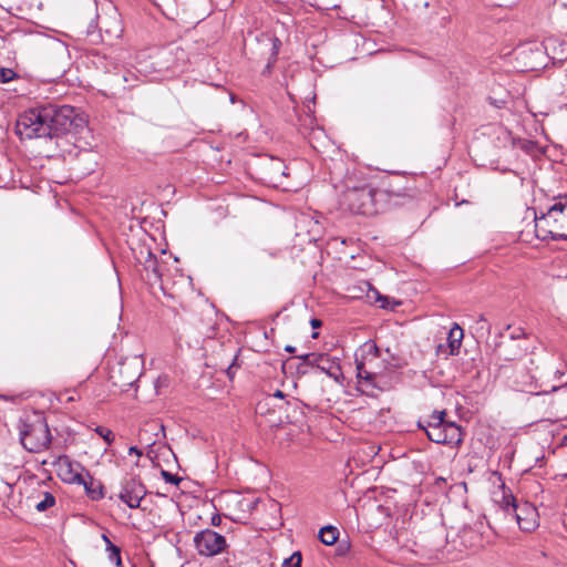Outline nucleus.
Segmentation results:
<instances>
[{
  "label": "nucleus",
  "mask_w": 567,
  "mask_h": 567,
  "mask_svg": "<svg viewBox=\"0 0 567 567\" xmlns=\"http://www.w3.org/2000/svg\"><path fill=\"white\" fill-rule=\"evenodd\" d=\"M83 127V118L70 105L48 104L30 109L20 114L16 122V133L28 140L76 135Z\"/></svg>",
  "instance_id": "f257e3e1"
},
{
  "label": "nucleus",
  "mask_w": 567,
  "mask_h": 567,
  "mask_svg": "<svg viewBox=\"0 0 567 567\" xmlns=\"http://www.w3.org/2000/svg\"><path fill=\"white\" fill-rule=\"evenodd\" d=\"M391 195L371 185L350 186L341 194L340 205L353 214L373 216L388 208Z\"/></svg>",
  "instance_id": "f03ea898"
},
{
  "label": "nucleus",
  "mask_w": 567,
  "mask_h": 567,
  "mask_svg": "<svg viewBox=\"0 0 567 567\" xmlns=\"http://www.w3.org/2000/svg\"><path fill=\"white\" fill-rule=\"evenodd\" d=\"M535 235L540 240H567V195L559 197L546 213L535 215Z\"/></svg>",
  "instance_id": "7ed1b4c3"
},
{
  "label": "nucleus",
  "mask_w": 567,
  "mask_h": 567,
  "mask_svg": "<svg viewBox=\"0 0 567 567\" xmlns=\"http://www.w3.org/2000/svg\"><path fill=\"white\" fill-rule=\"evenodd\" d=\"M19 439L22 446L32 453L47 450L51 444V433L45 416L40 412L28 413L19 420Z\"/></svg>",
  "instance_id": "20e7f679"
},
{
  "label": "nucleus",
  "mask_w": 567,
  "mask_h": 567,
  "mask_svg": "<svg viewBox=\"0 0 567 567\" xmlns=\"http://www.w3.org/2000/svg\"><path fill=\"white\" fill-rule=\"evenodd\" d=\"M444 416L445 411H434L426 420L419 421L417 426L434 443L458 446L462 443L461 427L454 422L444 421Z\"/></svg>",
  "instance_id": "39448f33"
},
{
  "label": "nucleus",
  "mask_w": 567,
  "mask_h": 567,
  "mask_svg": "<svg viewBox=\"0 0 567 567\" xmlns=\"http://www.w3.org/2000/svg\"><path fill=\"white\" fill-rule=\"evenodd\" d=\"M194 546L199 556L215 557L224 553L227 547V540L221 534L206 528L199 530L194 536Z\"/></svg>",
  "instance_id": "423d86ee"
},
{
  "label": "nucleus",
  "mask_w": 567,
  "mask_h": 567,
  "mask_svg": "<svg viewBox=\"0 0 567 567\" xmlns=\"http://www.w3.org/2000/svg\"><path fill=\"white\" fill-rule=\"evenodd\" d=\"M504 508L507 513L515 515L517 524L522 530L532 532L537 526L536 508L528 503L516 504L515 498H504Z\"/></svg>",
  "instance_id": "0eeeda50"
},
{
  "label": "nucleus",
  "mask_w": 567,
  "mask_h": 567,
  "mask_svg": "<svg viewBox=\"0 0 567 567\" xmlns=\"http://www.w3.org/2000/svg\"><path fill=\"white\" fill-rule=\"evenodd\" d=\"M378 352L379 350L375 344H367V355L355 359L358 379L372 383L380 374V371L377 369Z\"/></svg>",
  "instance_id": "6e6552de"
},
{
  "label": "nucleus",
  "mask_w": 567,
  "mask_h": 567,
  "mask_svg": "<svg viewBox=\"0 0 567 567\" xmlns=\"http://www.w3.org/2000/svg\"><path fill=\"white\" fill-rule=\"evenodd\" d=\"M58 475L61 480L69 484H82L85 468L81 463L72 461L69 456L62 455L58 458L56 463Z\"/></svg>",
  "instance_id": "1a4fd4ad"
},
{
  "label": "nucleus",
  "mask_w": 567,
  "mask_h": 567,
  "mask_svg": "<svg viewBox=\"0 0 567 567\" xmlns=\"http://www.w3.org/2000/svg\"><path fill=\"white\" fill-rule=\"evenodd\" d=\"M145 495L146 488L142 482L130 477L123 481L118 498L130 508H137Z\"/></svg>",
  "instance_id": "9d476101"
},
{
  "label": "nucleus",
  "mask_w": 567,
  "mask_h": 567,
  "mask_svg": "<svg viewBox=\"0 0 567 567\" xmlns=\"http://www.w3.org/2000/svg\"><path fill=\"white\" fill-rule=\"evenodd\" d=\"M318 370L326 373L337 382H340L342 379V371L339 364V360L326 353H322L321 358L319 359Z\"/></svg>",
  "instance_id": "9b49d317"
},
{
  "label": "nucleus",
  "mask_w": 567,
  "mask_h": 567,
  "mask_svg": "<svg viewBox=\"0 0 567 567\" xmlns=\"http://www.w3.org/2000/svg\"><path fill=\"white\" fill-rule=\"evenodd\" d=\"M463 337V329L457 323H454V326L450 329L447 334V343L451 355H455L458 353Z\"/></svg>",
  "instance_id": "f8f14e48"
},
{
  "label": "nucleus",
  "mask_w": 567,
  "mask_h": 567,
  "mask_svg": "<svg viewBox=\"0 0 567 567\" xmlns=\"http://www.w3.org/2000/svg\"><path fill=\"white\" fill-rule=\"evenodd\" d=\"M150 280H158L162 276L155 255L146 250V259L143 262Z\"/></svg>",
  "instance_id": "ddd939ff"
},
{
  "label": "nucleus",
  "mask_w": 567,
  "mask_h": 567,
  "mask_svg": "<svg viewBox=\"0 0 567 567\" xmlns=\"http://www.w3.org/2000/svg\"><path fill=\"white\" fill-rule=\"evenodd\" d=\"M85 475L89 477V481L85 478L83 480V483L81 485L84 486L85 492L87 496L97 501L103 497V487L99 482H95L91 476L89 472H85Z\"/></svg>",
  "instance_id": "4468645a"
},
{
  "label": "nucleus",
  "mask_w": 567,
  "mask_h": 567,
  "mask_svg": "<svg viewBox=\"0 0 567 567\" xmlns=\"http://www.w3.org/2000/svg\"><path fill=\"white\" fill-rule=\"evenodd\" d=\"M339 538V530L333 526H324L319 532V539L322 544L330 546L333 545Z\"/></svg>",
  "instance_id": "2eb2a0df"
},
{
  "label": "nucleus",
  "mask_w": 567,
  "mask_h": 567,
  "mask_svg": "<svg viewBox=\"0 0 567 567\" xmlns=\"http://www.w3.org/2000/svg\"><path fill=\"white\" fill-rule=\"evenodd\" d=\"M102 539L105 543V549L107 551V557L111 563H115L116 566H120L122 564L121 560V549L120 547L115 546L106 534L102 535Z\"/></svg>",
  "instance_id": "dca6fc26"
},
{
  "label": "nucleus",
  "mask_w": 567,
  "mask_h": 567,
  "mask_svg": "<svg viewBox=\"0 0 567 567\" xmlns=\"http://www.w3.org/2000/svg\"><path fill=\"white\" fill-rule=\"evenodd\" d=\"M111 24L105 25L104 30L111 37L118 38L122 33L121 23L116 13L113 17H110ZM107 19L101 20V23L106 24Z\"/></svg>",
  "instance_id": "f3484780"
},
{
  "label": "nucleus",
  "mask_w": 567,
  "mask_h": 567,
  "mask_svg": "<svg viewBox=\"0 0 567 567\" xmlns=\"http://www.w3.org/2000/svg\"><path fill=\"white\" fill-rule=\"evenodd\" d=\"M138 363L140 362H138L137 358H133L132 360H128V361L122 363L121 372H123V370H127L132 367L135 368V372L133 373L132 377H128L124 380V384L132 385L134 383V381L141 375V372L137 369Z\"/></svg>",
  "instance_id": "a211bd4d"
},
{
  "label": "nucleus",
  "mask_w": 567,
  "mask_h": 567,
  "mask_svg": "<svg viewBox=\"0 0 567 567\" xmlns=\"http://www.w3.org/2000/svg\"><path fill=\"white\" fill-rule=\"evenodd\" d=\"M54 504H55L54 496L51 493L45 492L43 499L35 504V508L39 512H44L48 508L54 506Z\"/></svg>",
  "instance_id": "6ab92c4d"
},
{
  "label": "nucleus",
  "mask_w": 567,
  "mask_h": 567,
  "mask_svg": "<svg viewBox=\"0 0 567 567\" xmlns=\"http://www.w3.org/2000/svg\"><path fill=\"white\" fill-rule=\"evenodd\" d=\"M301 554L296 551L289 558H286L281 567H300L301 566Z\"/></svg>",
  "instance_id": "aec40b11"
},
{
  "label": "nucleus",
  "mask_w": 567,
  "mask_h": 567,
  "mask_svg": "<svg viewBox=\"0 0 567 567\" xmlns=\"http://www.w3.org/2000/svg\"><path fill=\"white\" fill-rule=\"evenodd\" d=\"M95 432L110 445L114 440V434L110 429L97 426Z\"/></svg>",
  "instance_id": "412c9836"
},
{
  "label": "nucleus",
  "mask_w": 567,
  "mask_h": 567,
  "mask_svg": "<svg viewBox=\"0 0 567 567\" xmlns=\"http://www.w3.org/2000/svg\"><path fill=\"white\" fill-rule=\"evenodd\" d=\"M322 353H307L306 367L317 368L319 367V359Z\"/></svg>",
  "instance_id": "4be33fe9"
},
{
  "label": "nucleus",
  "mask_w": 567,
  "mask_h": 567,
  "mask_svg": "<svg viewBox=\"0 0 567 567\" xmlns=\"http://www.w3.org/2000/svg\"><path fill=\"white\" fill-rule=\"evenodd\" d=\"M162 477L163 480L166 482V483H169V484H174V485H178L179 482L182 481V478L177 475H174L167 471H162Z\"/></svg>",
  "instance_id": "5701e85b"
},
{
  "label": "nucleus",
  "mask_w": 567,
  "mask_h": 567,
  "mask_svg": "<svg viewBox=\"0 0 567 567\" xmlns=\"http://www.w3.org/2000/svg\"><path fill=\"white\" fill-rule=\"evenodd\" d=\"M16 73L10 69H0V80L2 83H7L14 78Z\"/></svg>",
  "instance_id": "b1692460"
},
{
  "label": "nucleus",
  "mask_w": 567,
  "mask_h": 567,
  "mask_svg": "<svg viewBox=\"0 0 567 567\" xmlns=\"http://www.w3.org/2000/svg\"><path fill=\"white\" fill-rule=\"evenodd\" d=\"M297 359H299L301 361L300 365L297 367V369L301 372V373H306L307 371L305 369H302V367H306V362H307V354H303V355H299L297 357Z\"/></svg>",
  "instance_id": "393cba45"
},
{
  "label": "nucleus",
  "mask_w": 567,
  "mask_h": 567,
  "mask_svg": "<svg viewBox=\"0 0 567 567\" xmlns=\"http://www.w3.org/2000/svg\"><path fill=\"white\" fill-rule=\"evenodd\" d=\"M130 454H136L137 456H141L142 455V451L138 450L136 446H132L130 447V451H128Z\"/></svg>",
  "instance_id": "a878e982"
},
{
  "label": "nucleus",
  "mask_w": 567,
  "mask_h": 567,
  "mask_svg": "<svg viewBox=\"0 0 567 567\" xmlns=\"http://www.w3.org/2000/svg\"><path fill=\"white\" fill-rule=\"evenodd\" d=\"M274 166H275L274 171H278V172L281 171V163L280 162H276Z\"/></svg>",
  "instance_id": "bb28decb"
},
{
  "label": "nucleus",
  "mask_w": 567,
  "mask_h": 567,
  "mask_svg": "<svg viewBox=\"0 0 567 567\" xmlns=\"http://www.w3.org/2000/svg\"><path fill=\"white\" fill-rule=\"evenodd\" d=\"M233 368H234V364L229 365L227 369V374L230 379L233 378Z\"/></svg>",
  "instance_id": "cd10ccee"
},
{
  "label": "nucleus",
  "mask_w": 567,
  "mask_h": 567,
  "mask_svg": "<svg viewBox=\"0 0 567 567\" xmlns=\"http://www.w3.org/2000/svg\"><path fill=\"white\" fill-rule=\"evenodd\" d=\"M311 324H312V327H315V328H316V327H319V326L321 324V322H320L318 319H313V320L311 321Z\"/></svg>",
  "instance_id": "c85d7f7f"
},
{
  "label": "nucleus",
  "mask_w": 567,
  "mask_h": 567,
  "mask_svg": "<svg viewBox=\"0 0 567 567\" xmlns=\"http://www.w3.org/2000/svg\"><path fill=\"white\" fill-rule=\"evenodd\" d=\"M276 398H284V393L280 390H277L274 394Z\"/></svg>",
  "instance_id": "c756f323"
},
{
  "label": "nucleus",
  "mask_w": 567,
  "mask_h": 567,
  "mask_svg": "<svg viewBox=\"0 0 567 567\" xmlns=\"http://www.w3.org/2000/svg\"><path fill=\"white\" fill-rule=\"evenodd\" d=\"M373 293L378 296V300L385 301V298L379 296V292L377 290H373Z\"/></svg>",
  "instance_id": "7c9ffc66"
},
{
  "label": "nucleus",
  "mask_w": 567,
  "mask_h": 567,
  "mask_svg": "<svg viewBox=\"0 0 567 567\" xmlns=\"http://www.w3.org/2000/svg\"><path fill=\"white\" fill-rule=\"evenodd\" d=\"M286 351H288V352H293V351H295V348H293V347H291V346H287V347H286Z\"/></svg>",
  "instance_id": "2f4dec72"
},
{
  "label": "nucleus",
  "mask_w": 567,
  "mask_h": 567,
  "mask_svg": "<svg viewBox=\"0 0 567 567\" xmlns=\"http://www.w3.org/2000/svg\"><path fill=\"white\" fill-rule=\"evenodd\" d=\"M480 322H485V318L483 316H480Z\"/></svg>",
  "instance_id": "473e14b6"
},
{
  "label": "nucleus",
  "mask_w": 567,
  "mask_h": 567,
  "mask_svg": "<svg viewBox=\"0 0 567 567\" xmlns=\"http://www.w3.org/2000/svg\"><path fill=\"white\" fill-rule=\"evenodd\" d=\"M566 45H567L566 43H563V44H561V47H563L561 51H564V49H565V47H566Z\"/></svg>",
  "instance_id": "72a5a7b5"
},
{
  "label": "nucleus",
  "mask_w": 567,
  "mask_h": 567,
  "mask_svg": "<svg viewBox=\"0 0 567 567\" xmlns=\"http://www.w3.org/2000/svg\"><path fill=\"white\" fill-rule=\"evenodd\" d=\"M564 442L567 445V435L564 437Z\"/></svg>",
  "instance_id": "f704fd0d"
}]
</instances>
